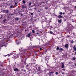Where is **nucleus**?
Listing matches in <instances>:
<instances>
[{
    "label": "nucleus",
    "mask_w": 76,
    "mask_h": 76,
    "mask_svg": "<svg viewBox=\"0 0 76 76\" xmlns=\"http://www.w3.org/2000/svg\"><path fill=\"white\" fill-rule=\"evenodd\" d=\"M73 59L74 60H76V58H73Z\"/></svg>",
    "instance_id": "21"
},
{
    "label": "nucleus",
    "mask_w": 76,
    "mask_h": 76,
    "mask_svg": "<svg viewBox=\"0 0 76 76\" xmlns=\"http://www.w3.org/2000/svg\"><path fill=\"white\" fill-rule=\"evenodd\" d=\"M63 15H64L65 13H64H64H63Z\"/></svg>",
    "instance_id": "32"
},
{
    "label": "nucleus",
    "mask_w": 76,
    "mask_h": 76,
    "mask_svg": "<svg viewBox=\"0 0 76 76\" xmlns=\"http://www.w3.org/2000/svg\"><path fill=\"white\" fill-rule=\"evenodd\" d=\"M36 34H39V33H37Z\"/></svg>",
    "instance_id": "30"
},
{
    "label": "nucleus",
    "mask_w": 76,
    "mask_h": 76,
    "mask_svg": "<svg viewBox=\"0 0 76 76\" xmlns=\"http://www.w3.org/2000/svg\"><path fill=\"white\" fill-rule=\"evenodd\" d=\"M7 20L6 19H4V20H3V22H6V20Z\"/></svg>",
    "instance_id": "16"
},
{
    "label": "nucleus",
    "mask_w": 76,
    "mask_h": 76,
    "mask_svg": "<svg viewBox=\"0 0 76 76\" xmlns=\"http://www.w3.org/2000/svg\"><path fill=\"white\" fill-rule=\"evenodd\" d=\"M40 50H42V48H40Z\"/></svg>",
    "instance_id": "28"
},
{
    "label": "nucleus",
    "mask_w": 76,
    "mask_h": 76,
    "mask_svg": "<svg viewBox=\"0 0 76 76\" xmlns=\"http://www.w3.org/2000/svg\"><path fill=\"white\" fill-rule=\"evenodd\" d=\"M49 74H53V73H54V72H50L49 73Z\"/></svg>",
    "instance_id": "12"
},
{
    "label": "nucleus",
    "mask_w": 76,
    "mask_h": 76,
    "mask_svg": "<svg viewBox=\"0 0 76 76\" xmlns=\"http://www.w3.org/2000/svg\"><path fill=\"white\" fill-rule=\"evenodd\" d=\"M3 64V62H0V66H2V64Z\"/></svg>",
    "instance_id": "11"
},
{
    "label": "nucleus",
    "mask_w": 76,
    "mask_h": 76,
    "mask_svg": "<svg viewBox=\"0 0 76 76\" xmlns=\"http://www.w3.org/2000/svg\"><path fill=\"white\" fill-rule=\"evenodd\" d=\"M15 19L16 20H19V18H15Z\"/></svg>",
    "instance_id": "13"
},
{
    "label": "nucleus",
    "mask_w": 76,
    "mask_h": 76,
    "mask_svg": "<svg viewBox=\"0 0 76 76\" xmlns=\"http://www.w3.org/2000/svg\"><path fill=\"white\" fill-rule=\"evenodd\" d=\"M74 42L72 40L71 42V44H73V43Z\"/></svg>",
    "instance_id": "18"
},
{
    "label": "nucleus",
    "mask_w": 76,
    "mask_h": 76,
    "mask_svg": "<svg viewBox=\"0 0 76 76\" xmlns=\"http://www.w3.org/2000/svg\"><path fill=\"white\" fill-rule=\"evenodd\" d=\"M22 8H26V6H25V5H22Z\"/></svg>",
    "instance_id": "6"
},
{
    "label": "nucleus",
    "mask_w": 76,
    "mask_h": 76,
    "mask_svg": "<svg viewBox=\"0 0 76 76\" xmlns=\"http://www.w3.org/2000/svg\"><path fill=\"white\" fill-rule=\"evenodd\" d=\"M31 15H34V13H31Z\"/></svg>",
    "instance_id": "26"
},
{
    "label": "nucleus",
    "mask_w": 76,
    "mask_h": 76,
    "mask_svg": "<svg viewBox=\"0 0 76 76\" xmlns=\"http://www.w3.org/2000/svg\"><path fill=\"white\" fill-rule=\"evenodd\" d=\"M73 34H74V33H73Z\"/></svg>",
    "instance_id": "39"
},
{
    "label": "nucleus",
    "mask_w": 76,
    "mask_h": 76,
    "mask_svg": "<svg viewBox=\"0 0 76 76\" xmlns=\"http://www.w3.org/2000/svg\"><path fill=\"white\" fill-rule=\"evenodd\" d=\"M4 10V12H6V13L7 14L9 13V11L8 10Z\"/></svg>",
    "instance_id": "1"
},
{
    "label": "nucleus",
    "mask_w": 76,
    "mask_h": 76,
    "mask_svg": "<svg viewBox=\"0 0 76 76\" xmlns=\"http://www.w3.org/2000/svg\"><path fill=\"white\" fill-rule=\"evenodd\" d=\"M33 6H32L31 7H32Z\"/></svg>",
    "instance_id": "36"
},
{
    "label": "nucleus",
    "mask_w": 76,
    "mask_h": 76,
    "mask_svg": "<svg viewBox=\"0 0 76 76\" xmlns=\"http://www.w3.org/2000/svg\"><path fill=\"white\" fill-rule=\"evenodd\" d=\"M56 75H58V73L57 72H56Z\"/></svg>",
    "instance_id": "20"
},
{
    "label": "nucleus",
    "mask_w": 76,
    "mask_h": 76,
    "mask_svg": "<svg viewBox=\"0 0 76 76\" xmlns=\"http://www.w3.org/2000/svg\"><path fill=\"white\" fill-rule=\"evenodd\" d=\"M56 49H57V50H59V48H58V47H57V48H56Z\"/></svg>",
    "instance_id": "22"
},
{
    "label": "nucleus",
    "mask_w": 76,
    "mask_h": 76,
    "mask_svg": "<svg viewBox=\"0 0 76 76\" xmlns=\"http://www.w3.org/2000/svg\"><path fill=\"white\" fill-rule=\"evenodd\" d=\"M63 50V49L62 48H61L59 49V50L60 51H62Z\"/></svg>",
    "instance_id": "9"
},
{
    "label": "nucleus",
    "mask_w": 76,
    "mask_h": 76,
    "mask_svg": "<svg viewBox=\"0 0 76 76\" xmlns=\"http://www.w3.org/2000/svg\"><path fill=\"white\" fill-rule=\"evenodd\" d=\"M32 31L33 33H35V31H34V30H32Z\"/></svg>",
    "instance_id": "19"
},
{
    "label": "nucleus",
    "mask_w": 76,
    "mask_h": 76,
    "mask_svg": "<svg viewBox=\"0 0 76 76\" xmlns=\"http://www.w3.org/2000/svg\"><path fill=\"white\" fill-rule=\"evenodd\" d=\"M62 63V68H64V63H63V62H61Z\"/></svg>",
    "instance_id": "3"
},
{
    "label": "nucleus",
    "mask_w": 76,
    "mask_h": 76,
    "mask_svg": "<svg viewBox=\"0 0 76 76\" xmlns=\"http://www.w3.org/2000/svg\"><path fill=\"white\" fill-rule=\"evenodd\" d=\"M38 71H39V70H38Z\"/></svg>",
    "instance_id": "38"
},
{
    "label": "nucleus",
    "mask_w": 76,
    "mask_h": 76,
    "mask_svg": "<svg viewBox=\"0 0 76 76\" xmlns=\"http://www.w3.org/2000/svg\"><path fill=\"white\" fill-rule=\"evenodd\" d=\"M28 65H26V66L27 67H28Z\"/></svg>",
    "instance_id": "31"
},
{
    "label": "nucleus",
    "mask_w": 76,
    "mask_h": 76,
    "mask_svg": "<svg viewBox=\"0 0 76 76\" xmlns=\"http://www.w3.org/2000/svg\"><path fill=\"white\" fill-rule=\"evenodd\" d=\"M21 16H23V14H21Z\"/></svg>",
    "instance_id": "33"
},
{
    "label": "nucleus",
    "mask_w": 76,
    "mask_h": 76,
    "mask_svg": "<svg viewBox=\"0 0 76 76\" xmlns=\"http://www.w3.org/2000/svg\"><path fill=\"white\" fill-rule=\"evenodd\" d=\"M62 12H60V13H59V14H60V15H62Z\"/></svg>",
    "instance_id": "23"
},
{
    "label": "nucleus",
    "mask_w": 76,
    "mask_h": 76,
    "mask_svg": "<svg viewBox=\"0 0 76 76\" xmlns=\"http://www.w3.org/2000/svg\"><path fill=\"white\" fill-rule=\"evenodd\" d=\"M61 19H60L58 20V23H61Z\"/></svg>",
    "instance_id": "7"
},
{
    "label": "nucleus",
    "mask_w": 76,
    "mask_h": 76,
    "mask_svg": "<svg viewBox=\"0 0 76 76\" xmlns=\"http://www.w3.org/2000/svg\"><path fill=\"white\" fill-rule=\"evenodd\" d=\"M14 70L15 72H17V71H19V69L18 68H15L14 69Z\"/></svg>",
    "instance_id": "4"
},
{
    "label": "nucleus",
    "mask_w": 76,
    "mask_h": 76,
    "mask_svg": "<svg viewBox=\"0 0 76 76\" xmlns=\"http://www.w3.org/2000/svg\"><path fill=\"white\" fill-rule=\"evenodd\" d=\"M62 70H63L64 71H65V69H62Z\"/></svg>",
    "instance_id": "27"
},
{
    "label": "nucleus",
    "mask_w": 76,
    "mask_h": 76,
    "mask_svg": "<svg viewBox=\"0 0 76 76\" xmlns=\"http://www.w3.org/2000/svg\"><path fill=\"white\" fill-rule=\"evenodd\" d=\"M10 7V8H13V6H11Z\"/></svg>",
    "instance_id": "24"
},
{
    "label": "nucleus",
    "mask_w": 76,
    "mask_h": 76,
    "mask_svg": "<svg viewBox=\"0 0 76 76\" xmlns=\"http://www.w3.org/2000/svg\"><path fill=\"white\" fill-rule=\"evenodd\" d=\"M23 3H24V4H25V1L24 0L22 1Z\"/></svg>",
    "instance_id": "15"
},
{
    "label": "nucleus",
    "mask_w": 76,
    "mask_h": 76,
    "mask_svg": "<svg viewBox=\"0 0 76 76\" xmlns=\"http://www.w3.org/2000/svg\"><path fill=\"white\" fill-rule=\"evenodd\" d=\"M75 66H76V63L75 64Z\"/></svg>",
    "instance_id": "34"
},
{
    "label": "nucleus",
    "mask_w": 76,
    "mask_h": 76,
    "mask_svg": "<svg viewBox=\"0 0 76 76\" xmlns=\"http://www.w3.org/2000/svg\"><path fill=\"white\" fill-rule=\"evenodd\" d=\"M75 8H76V6H75Z\"/></svg>",
    "instance_id": "35"
},
{
    "label": "nucleus",
    "mask_w": 76,
    "mask_h": 76,
    "mask_svg": "<svg viewBox=\"0 0 76 76\" xmlns=\"http://www.w3.org/2000/svg\"><path fill=\"white\" fill-rule=\"evenodd\" d=\"M68 44H65L64 45V47L65 48H66L67 49V48H68Z\"/></svg>",
    "instance_id": "2"
},
{
    "label": "nucleus",
    "mask_w": 76,
    "mask_h": 76,
    "mask_svg": "<svg viewBox=\"0 0 76 76\" xmlns=\"http://www.w3.org/2000/svg\"><path fill=\"white\" fill-rule=\"evenodd\" d=\"M73 50L75 51H76V47L75 46H74L73 48Z\"/></svg>",
    "instance_id": "5"
},
{
    "label": "nucleus",
    "mask_w": 76,
    "mask_h": 76,
    "mask_svg": "<svg viewBox=\"0 0 76 76\" xmlns=\"http://www.w3.org/2000/svg\"><path fill=\"white\" fill-rule=\"evenodd\" d=\"M18 4V3H15V4Z\"/></svg>",
    "instance_id": "29"
},
{
    "label": "nucleus",
    "mask_w": 76,
    "mask_h": 76,
    "mask_svg": "<svg viewBox=\"0 0 76 76\" xmlns=\"http://www.w3.org/2000/svg\"><path fill=\"white\" fill-rule=\"evenodd\" d=\"M63 16H62L61 15H59V16H58V18H61Z\"/></svg>",
    "instance_id": "10"
},
{
    "label": "nucleus",
    "mask_w": 76,
    "mask_h": 76,
    "mask_svg": "<svg viewBox=\"0 0 76 76\" xmlns=\"http://www.w3.org/2000/svg\"><path fill=\"white\" fill-rule=\"evenodd\" d=\"M50 34H53V32H52V31H50Z\"/></svg>",
    "instance_id": "17"
},
{
    "label": "nucleus",
    "mask_w": 76,
    "mask_h": 76,
    "mask_svg": "<svg viewBox=\"0 0 76 76\" xmlns=\"http://www.w3.org/2000/svg\"><path fill=\"white\" fill-rule=\"evenodd\" d=\"M31 3H32V2L31 1L29 3H28V4L29 5H31Z\"/></svg>",
    "instance_id": "14"
},
{
    "label": "nucleus",
    "mask_w": 76,
    "mask_h": 76,
    "mask_svg": "<svg viewBox=\"0 0 76 76\" xmlns=\"http://www.w3.org/2000/svg\"><path fill=\"white\" fill-rule=\"evenodd\" d=\"M31 33H29L28 35V38H29L31 37Z\"/></svg>",
    "instance_id": "8"
},
{
    "label": "nucleus",
    "mask_w": 76,
    "mask_h": 76,
    "mask_svg": "<svg viewBox=\"0 0 76 76\" xmlns=\"http://www.w3.org/2000/svg\"><path fill=\"white\" fill-rule=\"evenodd\" d=\"M62 75H64V72H62Z\"/></svg>",
    "instance_id": "25"
},
{
    "label": "nucleus",
    "mask_w": 76,
    "mask_h": 76,
    "mask_svg": "<svg viewBox=\"0 0 76 76\" xmlns=\"http://www.w3.org/2000/svg\"><path fill=\"white\" fill-rule=\"evenodd\" d=\"M72 22H74V21H72Z\"/></svg>",
    "instance_id": "37"
}]
</instances>
